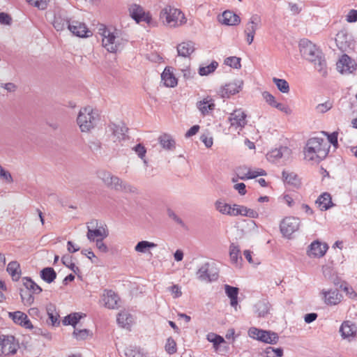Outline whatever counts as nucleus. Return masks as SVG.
Segmentation results:
<instances>
[{
	"mask_svg": "<svg viewBox=\"0 0 357 357\" xmlns=\"http://www.w3.org/2000/svg\"><path fill=\"white\" fill-rule=\"evenodd\" d=\"M262 97L264 100L271 107H275L277 100L268 91H264L262 93Z\"/></svg>",
	"mask_w": 357,
	"mask_h": 357,
	"instance_id": "obj_57",
	"label": "nucleus"
},
{
	"mask_svg": "<svg viewBox=\"0 0 357 357\" xmlns=\"http://www.w3.org/2000/svg\"><path fill=\"white\" fill-rule=\"evenodd\" d=\"M265 357H282L283 355V349L282 348L268 347L265 350Z\"/></svg>",
	"mask_w": 357,
	"mask_h": 357,
	"instance_id": "obj_49",
	"label": "nucleus"
},
{
	"mask_svg": "<svg viewBox=\"0 0 357 357\" xmlns=\"http://www.w3.org/2000/svg\"><path fill=\"white\" fill-rule=\"evenodd\" d=\"M273 82L282 93H287L289 91V85L285 79L273 77Z\"/></svg>",
	"mask_w": 357,
	"mask_h": 357,
	"instance_id": "obj_45",
	"label": "nucleus"
},
{
	"mask_svg": "<svg viewBox=\"0 0 357 357\" xmlns=\"http://www.w3.org/2000/svg\"><path fill=\"white\" fill-rule=\"evenodd\" d=\"M26 1L39 9L44 10L47 8L50 0H26Z\"/></svg>",
	"mask_w": 357,
	"mask_h": 357,
	"instance_id": "obj_56",
	"label": "nucleus"
},
{
	"mask_svg": "<svg viewBox=\"0 0 357 357\" xmlns=\"http://www.w3.org/2000/svg\"><path fill=\"white\" fill-rule=\"evenodd\" d=\"M101 301L105 307L116 309L118 307L119 297L112 290L105 289L102 293Z\"/></svg>",
	"mask_w": 357,
	"mask_h": 357,
	"instance_id": "obj_19",
	"label": "nucleus"
},
{
	"mask_svg": "<svg viewBox=\"0 0 357 357\" xmlns=\"http://www.w3.org/2000/svg\"><path fill=\"white\" fill-rule=\"evenodd\" d=\"M132 322V316L126 311H122L118 314L117 323L123 328L127 327Z\"/></svg>",
	"mask_w": 357,
	"mask_h": 357,
	"instance_id": "obj_42",
	"label": "nucleus"
},
{
	"mask_svg": "<svg viewBox=\"0 0 357 357\" xmlns=\"http://www.w3.org/2000/svg\"><path fill=\"white\" fill-rule=\"evenodd\" d=\"M19 343L13 335H0V356L15 354Z\"/></svg>",
	"mask_w": 357,
	"mask_h": 357,
	"instance_id": "obj_8",
	"label": "nucleus"
},
{
	"mask_svg": "<svg viewBox=\"0 0 357 357\" xmlns=\"http://www.w3.org/2000/svg\"><path fill=\"white\" fill-rule=\"evenodd\" d=\"M345 19L349 23L356 22L357 21V10H350L346 15Z\"/></svg>",
	"mask_w": 357,
	"mask_h": 357,
	"instance_id": "obj_60",
	"label": "nucleus"
},
{
	"mask_svg": "<svg viewBox=\"0 0 357 357\" xmlns=\"http://www.w3.org/2000/svg\"><path fill=\"white\" fill-rule=\"evenodd\" d=\"M195 50V44L192 41L183 42L177 46L178 56L185 58L189 57Z\"/></svg>",
	"mask_w": 357,
	"mask_h": 357,
	"instance_id": "obj_28",
	"label": "nucleus"
},
{
	"mask_svg": "<svg viewBox=\"0 0 357 357\" xmlns=\"http://www.w3.org/2000/svg\"><path fill=\"white\" fill-rule=\"evenodd\" d=\"M328 149V143L325 139L319 137L311 138L305 147V159L313 163H319L327 156Z\"/></svg>",
	"mask_w": 357,
	"mask_h": 357,
	"instance_id": "obj_3",
	"label": "nucleus"
},
{
	"mask_svg": "<svg viewBox=\"0 0 357 357\" xmlns=\"http://www.w3.org/2000/svg\"><path fill=\"white\" fill-rule=\"evenodd\" d=\"M157 244L147 241H142L137 243L135 246V251L139 253H145L149 249L154 248Z\"/></svg>",
	"mask_w": 357,
	"mask_h": 357,
	"instance_id": "obj_41",
	"label": "nucleus"
},
{
	"mask_svg": "<svg viewBox=\"0 0 357 357\" xmlns=\"http://www.w3.org/2000/svg\"><path fill=\"white\" fill-rule=\"evenodd\" d=\"M197 274L198 278L204 282H211L218 278V273L208 263L202 265L198 270Z\"/></svg>",
	"mask_w": 357,
	"mask_h": 357,
	"instance_id": "obj_16",
	"label": "nucleus"
},
{
	"mask_svg": "<svg viewBox=\"0 0 357 357\" xmlns=\"http://www.w3.org/2000/svg\"><path fill=\"white\" fill-rule=\"evenodd\" d=\"M126 357H149V354L144 351V349L136 347H130L127 348L125 351Z\"/></svg>",
	"mask_w": 357,
	"mask_h": 357,
	"instance_id": "obj_38",
	"label": "nucleus"
},
{
	"mask_svg": "<svg viewBox=\"0 0 357 357\" xmlns=\"http://www.w3.org/2000/svg\"><path fill=\"white\" fill-rule=\"evenodd\" d=\"M320 296L324 303L328 305H335L342 301V296L339 291L335 289H322L320 291Z\"/></svg>",
	"mask_w": 357,
	"mask_h": 357,
	"instance_id": "obj_15",
	"label": "nucleus"
},
{
	"mask_svg": "<svg viewBox=\"0 0 357 357\" xmlns=\"http://www.w3.org/2000/svg\"><path fill=\"white\" fill-rule=\"evenodd\" d=\"M196 106L203 116H206L212 113L215 105L214 100L209 96L204 98L202 100L196 103Z\"/></svg>",
	"mask_w": 357,
	"mask_h": 357,
	"instance_id": "obj_23",
	"label": "nucleus"
},
{
	"mask_svg": "<svg viewBox=\"0 0 357 357\" xmlns=\"http://www.w3.org/2000/svg\"><path fill=\"white\" fill-rule=\"evenodd\" d=\"M255 312L258 317H264L268 312V303L264 301H259L255 305Z\"/></svg>",
	"mask_w": 357,
	"mask_h": 357,
	"instance_id": "obj_47",
	"label": "nucleus"
},
{
	"mask_svg": "<svg viewBox=\"0 0 357 357\" xmlns=\"http://www.w3.org/2000/svg\"><path fill=\"white\" fill-rule=\"evenodd\" d=\"M68 29L73 35L79 38H87L92 35L91 31L84 22L75 20H70Z\"/></svg>",
	"mask_w": 357,
	"mask_h": 357,
	"instance_id": "obj_12",
	"label": "nucleus"
},
{
	"mask_svg": "<svg viewBox=\"0 0 357 357\" xmlns=\"http://www.w3.org/2000/svg\"><path fill=\"white\" fill-rule=\"evenodd\" d=\"M261 18L257 15H253L250 17L246 24L244 33L246 36V41L248 45H251L254 40L255 35L259 27Z\"/></svg>",
	"mask_w": 357,
	"mask_h": 357,
	"instance_id": "obj_11",
	"label": "nucleus"
},
{
	"mask_svg": "<svg viewBox=\"0 0 357 357\" xmlns=\"http://www.w3.org/2000/svg\"><path fill=\"white\" fill-rule=\"evenodd\" d=\"M7 271L12 277L14 281H17L21 275V270L20 264L17 261H13L10 262L7 266Z\"/></svg>",
	"mask_w": 357,
	"mask_h": 357,
	"instance_id": "obj_36",
	"label": "nucleus"
},
{
	"mask_svg": "<svg viewBox=\"0 0 357 357\" xmlns=\"http://www.w3.org/2000/svg\"><path fill=\"white\" fill-rule=\"evenodd\" d=\"M336 45L342 52H349L354 49L355 43L352 36L346 30L340 31L335 38Z\"/></svg>",
	"mask_w": 357,
	"mask_h": 357,
	"instance_id": "obj_10",
	"label": "nucleus"
},
{
	"mask_svg": "<svg viewBox=\"0 0 357 357\" xmlns=\"http://www.w3.org/2000/svg\"><path fill=\"white\" fill-rule=\"evenodd\" d=\"M357 328L356 325L349 321L343 322L340 328L341 335L344 339L354 337Z\"/></svg>",
	"mask_w": 357,
	"mask_h": 357,
	"instance_id": "obj_29",
	"label": "nucleus"
},
{
	"mask_svg": "<svg viewBox=\"0 0 357 357\" xmlns=\"http://www.w3.org/2000/svg\"><path fill=\"white\" fill-rule=\"evenodd\" d=\"M168 290L171 292L173 298H176L182 295L181 288L177 284H174L168 288Z\"/></svg>",
	"mask_w": 357,
	"mask_h": 357,
	"instance_id": "obj_61",
	"label": "nucleus"
},
{
	"mask_svg": "<svg viewBox=\"0 0 357 357\" xmlns=\"http://www.w3.org/2000/svg\"><path fill=\"white\" fill-rule=\"evenodd\" d=\"M282 178L285 183L295 187H298L301 184L298 175L293 172L284 170L282 172Z\"/></svg>",
	"mask_w": 357,
	"mask_h": 357,
	"instance_id": "obj_34",
	"label": "nucleus"
},
{
	"mask_svg": "<svg viewBox=\"0 0 357 357\" xmlns=\"http://www.w3.org/2000/svg\"><path fill=\"white\" fill-rule=\"evenodd\" d=\"M218 20L222 24L228 26H235L241 22L239 16L230 10L223 12Z\"/></svg>",
	"mask_w": 357,
	"mask_h": 357,
	"instance_id": "obj_27",
	"label": "nucleus"
},
{
	"mask_svg": "<svg viewBox=\"0 0 357 357\" xmlns=\"http://www.w3.org/2000/svg\"><path fill=\"white\" fill-rule=\"evenodd\" d=\"M160 20L164 25L171 28L181 26L186 22L184 14L180 10L169 6L162 9Z\"/></svg>",
	"mask_w": 357,
	"mask_h": 357,
	"instance_id": "obj_5",
	"label": "nucleus"
},
{
	"mask_svg": "<svg viewBox=\"0 0 357 357\" xmlns=\"http://www.w3.org/2000/svg\"><path fill=\"white\" fill-rule=\"evenodd\" d=\"M337 69L342 74L352 73L357 68L356 61L347 54H343L337 62Z\"/></svg>",
	"mask_w": 357,
	"mask_h": 357,
	"instance_id": "obj_13",
	"label": "nucleus"
},
{
	"mask_svg": "<svg viewBox=\"0 0 357 357\" xmlns=\"http://www.w3.org/2000/svg\"><path fill=\"white\" fill-rule=\"evenodd\" d=\"M291 155V150L287 146H282L279 149L272 150L267 153V159L272 162H279L282 160L283 162L288 160Z\"/></svg>",
	"mask_w": 357,
	"mask_h": 357,
	"instance_id": "obj_14",
	"label": "nucleus"
},
{
	"mask_svg": "<svg viewBox=\"0 0 357 357\" xmlns=\"http://www.w3.org/2000/svg\"><path fill=\"white\" fill-rule=\"evenodd\" d=\"M98 116V114L91 107L82 108L77 118V123L81 131L88 132L93 128Z\"/></svg>",
	"mask_w": 357,
	"mask_h": 357,
	"instance_id": "obj_6",
	"label": "nucleus"
},
{
	"mask_svg": "<svg viewBox=\"0 0 357 357\" xmlns=\"http://www.w3.org/2000/svg\"><path fill=\"white\" fill-rule=\"evenodd\" d=\"M229 257L233 264L238 267L241 266V262L243 259L240 256V249L234 243H231L229 246Z\"/></svg>",
	"mask_w": 357,
	"mask_h": 357,
	"instance_id": "obj_33",
	"label": "nucleus"
},
{
	"mask_svg": "<svg viewBox=\"0 0 357 357\" xmlns=\"http://www.w3.org/2000/svg\"><path fill=\"white\" fill-rule=\"evenodd\" d=\"M159 143L162 147L166 150H173L175 149V141L172 137L168 134H163L158 138Z\"/></svg>",
	"mask_w": 357,
	"mask_h": 357,
	"instance_id": "obj_35",
	"label": "nucleus"
},
{
	"mask_svg": "<svg viewBox=\"0 0 357 357\" xmlns=\"http://www.w3.org/2000/svg\"><path fill=\"white\" fill-rule=\"evenodd\" d=\"M300 225L299 218L293 216L286 217L280 222V231L284 237L289 238L292 234L298 230Z\"/></svg>",
	"mask_w": 357,
	"mask_h": 357,
	"instance_id": "obj_9",
	"label": "nucleus"
},
{
	"mask_svg": "<svg viewBox=\"0 0 357 357\" xmlns=\"http://www.w3.org/2000/svg\"><path fill=\"white\" fill-rule=\"evenodd\" d=\"M236 173L237 176L241 180L254 178L258 176H264L266 174L265 171L263 169L252 171L245 166L238 167L236 170Z\"/></svg>",
	"mask_w": 357,
	"mask_h": 357,
	"instance_id": "obj_22",
	"label": "nucleus"
},
{
	"mask_svg": "<svg viewBox=\"0 0 357 357\" xmlns=\"http://www.w3.org/2000/svg\"><path fill=\"white\" fill-rule=\"evenodd\" d=\"M278 340V334L272 331H264L262 335L260 336V341L268 344H275Z\"/></svg>",
	"mask_w": 357,
	"mask_h": 357,
	"instance_id": "obj_37",
	"label": "nucleus"
},
{
	"mask_svg": "<svg viewBox=\"0 0 357 357\" xmlns=\"http://www.w3.org/2000/svg\"><path fill=\"white\" fill-rule=\"evenodd\" d=\"M20 296L23 303L25 305L29 306L34 301V297L32 296L30 291L26 289H21Z\"/></svg>",
	"mask_w": 357,
	"mask_h": 357,
	"instance_id": "obj_48",
	"label": "nucleus"
},
{
	"mask_svg": "<svg viewBox=\"0 0 357 357\" xmlns=\"http://www.w3.org/2000/svg\"><path fill=\"white\" fill-rule=\"evenodd\" d=\"M161 79L164 84L167 87H174L177 85V79L169 68H166L161 75Z\"/></svg>",
	"mask_w": 357,
	"mask_h": 357,
	"instance_id": "obj_31",
	"label": "nucleus"
},
{
	"mask_svg": "<svg viewBox=\"0 0 357 357\" xmlns=\"http://www.w3.org/2000/svg\"><path fill=\"white\" fill-rule=\"evenodd\" d=\"M87 238L90 241H96V239H104L109 236L108 229L105 224L100 223L93 220L87 223Z\"/></svg>",
	"mask_w": 357,
	"mask_h": 357,
	"instance_id": "obj_7",
	"label": "nucleus"
},
{
	"mask_svg": "<svg viewBox=\"0 0 357 357\" xmlns=\"http://www.w3.org/2000/svg\"><path fill=\"white\" fill-rule=\"evenodd\" d=\"M332 107L333 104L330 101H327L324 103L319 104L316 107V111L318 113L323 114L330 110L332 108Z\"/></svg>",
	"mask_w": 357,
	"mask_h": 357,
	"instance_id": "obj_58",
	"label": "nucleus"
},
{
	"mask_svg": "<svg viewBox=\"0 0 357 357\" xmlns=\"http://www.w3.org/2000/svg\"><path fill=\"white\" fill-rule=\"evenodd\" d=\"M239 215L252 218H257L259 215L256 211L244 206H241Z\"/></svg>",
	"mask_w": 357,
	"mask_h": 357,
	"instance_id": "obj_51",
	"label": "nucleus"
},
{
	"mask_svg": "<svg viewBox=\"0 0 357 357\" xmlns=\"http://www.w3.org/2000/svg\"><path fill=\"white\" fill-rule=\"evenodd\" d=\"M275 108L285 113L286 114H291L292 113V110L290 109L289 106L278 102L275 106Z\"/></svg>",
	"mask_w": 357,
	"mask_h": 357,
	"instance_id": "obj_63",
	"label": "nucleus"
},
{
	"mask_svg": "<svg viewBox=\"0 0 357 357\" xmlns=\"http://www.w3.org/2000/svg\"><path fill=\"white\" fill-rule=\"evenodd\" d=\"M215 208L219 213L222 215H229L230 212V205L224 202L222 200H217L215 204Z\"/></svg>",
	"mask_w": 357,
	"mask_h": 357,
	"instance_id": "obj_44",
	"label": "nucleus"
},
{
	"mask_svg": "<svg viewBox=\"0 0 357 357\" xmlns=\"http://www.w3.org/2000/svg\"><path fill=\"white\" fill-rule=\"evenodd\" d=\"M70 21L64 11H59L54 15L52 24L57 31H61L68 28Z\"/></svg>",
	"mask_w": 357,
	"mask_h": 357,
	"instance_id": "obj_24",
	"label": "nucleus"
},
{
	"mask_svg": "<svg viewBox=\"0 0 357 357\" xmlns=\"http://www.w3.org/2000/svg\"><path fill=\"white\" fill-rule=\"evenodd\" d=\"M299 50L303 58L312 63L321 75L327 74L326 60L321 50L315 44L303 39L299 43Z\"/></svg>",
	"mask_w": 357,
	"mask_h": 357,
	"instance_id": "obj_1",
	"label": "nucleus"
},
{
	"mask_svg": "<svg viewBox=\"0 0 357 357\" xmlns=\"http://www.w3.org/2000/svg\"><path fill=\"white\" fill-rule=\"evenodd\" d=\"M225 64L232 67L234 68L238 69L241 68V59L236 56L227 57L225 60Z\"/></svg>",
	"mask_w": 357,
	"mask_h": 357,
	"instance_id": "obj_52",
	"label": "nucleus"
},
{
	"mask_svg": "<svg viewBox=\"0 0 357 357\" xmlns=\"http://www.w3.org/2000/svg\"><path fill=\"white\" fill-rule=\"evenodd\" d=\"M218 66V62L216 61H212L211 64L206 66H202L199 68V74L201 76H206L211 73L214 72L215 70L217 68Z\"/></svg>",
	"mask_w": 357,
	"mask_h": 357,
	"instance_id": "obj_46",
	"label": "nucleus"
},
{
	"mask_svg": "<svg viewBox=\"0 0 357 357\" xmlns=\"http://www.w3.org/2000/svg\"><path fill=\"white\" fill-rule=\"evenodd\" d=\"M22 281L25 289L28 290L29 291L36 294H38L42 291L41 287L36 284L31 279L24 278Z\"/></svg>",
	"mask_w": 357,
	"mask_h": 357,
	"instance_id": "obj_39",
	"label": "nucleus"
},
{
	"mask_svg": "<svg viewBox=\"0 0 357 357\" xmlns=\"http://www.w3.org/2000/svg\"><path fill=\"white\" fill-rule=\"evenodd\" d=\"M130 15L133 18L137 23L142 21H144L147 23H150L151 20V16L148 13H146L142 7L137 4H132L129 7Z\"/></svg>",
	"mask_w": 357,
	"mask_h": 357,
	"instance_id": "obj_18",
	"label": "nucleus"
},
{
	"mask_svg": "<svg viewBox=\"0 0 357 357\" xmlns=\"http://www.w3.org/2000/svg\"><path fill=\"white\" fill-rule=\"evenodd\" d=\"M165 351L169 354H174L176 352V343L172 337H169L165 344Z\"/></svg>",
	"mask_w": 357,
	"mask_h": 357,
	"instance_id": "obj_53",
	"label": "nucleus"
},
{
	"mask_svg": "<svg viewBox=\"0 0 357 357\" xmlns=\"http://www.w3.org/2000/svg\"><path fill=\"white\" fill-rule=\"evenodd\" d=\"M9 317L11 318L13 321L26 328H33V326L31 324L30 320L26 314L20 311H16L14 312L9 313Z\"/></svg>",
	"mask_w": 357,
	"mask_h": 357,
	"instance_id": "obj_26",
	"label": "nucleus"
},
{
	"mask_svg": "<svg viewBox=\"0 0 357 357\" xmlns=\"http://www.w3.org/2000/svg\"><path fill=\"white\" fill-rule=\"evenodd\" d=\"M109 128L114 142H120L126 139V132L128 129L124 125L112 123L109 125Z\"/></svg>",
	"mask_w": 357,
	"mask_h": 357,
	"instance_id": "obj_25",
	"label": "nucleus"
},
{
	"mask_svg": "<svg viewBox=\"0 0 357 357\" xmlns=\"http://www.w3.org/2000/svg\"><path fill=\"white\" fill-rule=\"evenodd\" d=\"M246 114L241 109L234 110L230 114L229 121L231 128L241 130L246 124Z\"/></svg>",
	"mask_w": 357,
	"mask_h": 357,
	"instance_id": "obj_17",
	"label": "nucleus"
},
{
	"mask_svg": "<svg viewBox=\"0 0 357 357\" xmlns=\"http://www.w3.org/2000/svg\"><path fill=\"white\" fill-rule=\"evenodd\" d=\"M316 204L321 211L328 210L333 206L331 195L327 192L323 193L318 197Z\"/></svg>",
	"mask_w": 357,
	"mask_h": 357,
	"instance_id": "obj_32",
	"label": "nucleus"
},
{
	"mask_svg": "<svg viewBox=\"0 0 357 357\" xmlns=\"http://www.w3.org/2000/svg\"><path fill=\"white\" fill-rule=\"evenodd\" d=\"M96 248L103 253H106L108 252L107 246L104 243L103 239H96Z\"/></svg>",
	"mask_w": 357,
	"mask_h": 357,
	"instance_id": "obj_64",
	"label": "nucleus"
},
{
	"mask_svg": "<svg viewBox=\"0 0 357 357\" xmlns=\"http://www.w3.org/2000/svg\"><path fill=\"white\" fill-rule=\"evenodd\" d=\"M98 178L109 188L126 193H134L136 188L124 181L119 177L113 175L107 171H101L98 173Z\"/></svg>",
	"mask_w": 357,
	"mask_h": 357,
	"instance_id": "obj_4",
	"label": "nucleus"
},
{
	"mask_svg": "<svg viewBox=\"0 0 357 357\" xmlns=\"http://www.w3.org/2000/svg\"><path fill=\"white\" fill-rule=\"evenodd\" d=\"M0 177L8 183H12L13 181L10 172L5 170L1 166H0Z\"/></svg>",
	"mask_w": 357,
	"mask_h": 357,
	"instance_id": "obj_62",
	"label": "nucleus"
},
{
	"mask_svg": "<svg viewBox=\"0 0 357 357\" xmlns=\"http://www.w3.org/2000/svg\"><path fill=\"white\" fill-rule=\"evenodd\" d=\"M132 149L137 154L139 158H140L143 160L144 163L146 165H147V160L146 159V149L144 147V146L142 145V144H138L135 146H134L132 148Z\"/></svg>",
	"mask_w": 357,
	"mask_h": 357,
	"instance_id": "obj_50",
	"label": "nucleus"
},
{
	"mask_svg": "<svg viewBox=\"0 0 357 357\" xmlns=\"http://www.w3.org/2000/svg\"><path fill=\"white\" fill-rule=\"evenodd\" d=\"M73 335L77 340H84L89 335V331L87 329L77 330L75 328Z\"/></svg>",
	"mask_w": 357,
	"mask_h": 357,
	"instance_id": "obj_54",
	"label": "nucleus"
},
{
	"mask_svg": "<svg viewBox=\"0 0 357 357\" xmlns=\"http://www.w3.org/2000/svg\"><path fill=\"white\" fill-rule=\"evenodd\" d=\"M225 290L227 296L230 299V305L236 310L238 305V295L239 289L238 287H231L229 284L225 285Z\"/></svg>",
	"mask_w": 357,
	"mask_h": 357,
	"instance_id": "obj_30",
	"label": "nucleus"
},
{
	"mask_svg": "<svg viewBox=\"0 0 357 357\" xmlns=\"http://www.w3.org/2000/svg\"><path fill=\"white\" fill-rule=\"evenodd\" d=\"M263 331L264 330L252 327L248 330V335L253 339H256L260 341V336L262 335Z\"/></svg>",
	"mask_w": 357,
	"mask_h": 357,
	"instance_id": "obj_59",
	"label": "nucleus"
},
{
	"mask_svg": "<svg viewBox=\"0 0 357 357\" xmlns=\"http://www.w3.org/2000/svg\"><path fill=\"white\" fill-rule=\"evenodd\" d=\"M99 33L102 37V45L108 52L116 54L121 51L127 44V40L116 29L102 26L99 29Z\"/></svg>",
	"mask_w": 357,
	"mask_h": 357,
	"instance_id": "obj_2",
	"label": "nucleus"
},
{
	"mask_svg": "<svg viewBox=\"0 0 357 357\" xmlns=\"http://www.w3.org/2000/svg\"><path fill=\"white\" fill-rule=\"evenodd\" d=\"M243 82L238 80L226 84L219 91V94L222 98H229L232 95L238 93L242 87Z\"/></svg>",
	"mask_w": 357,
	"mask_h": 357,
	"instance_id": "obj_21",
	"label": "nucleus"
},
{
	"mask_svg": "<svg viewBox=\"0 0 357 357\" xmlns=\"http://www.w3.org/2000/svg\"><path fill=\"white\" fill-rule=\"evenodd\" d=\"M82 317V314L78 312H75L66 316L63 320V324L64 325H72L75 327V325L79 321V319Z\"/></svg>",
	"mask_w": 357,
	"mask_h": 357,
	"instance_id": "obj_43",
	"label": "nucleus"
},
{
	"mask_svg": "<svg viewBox=\"0 0 357 357\" xmlns=\"http://www.w3.org/2000/svg\"><path fill=\"white\" fill-rule=\"evenodd\" d=\"M328 249V246L326 243L317 240L310 245L307 255L310 257H321L326 254Z\"/></svg>",
	"mask_w": 357,
	"mask_h": 357,
	"instance_id": "obj_20",
	"label": "nucleus"
},
{
	"mask_svg": "<svg viewBox=\"0 0 357 357\" xmlns=\"http://www.w3.org/2000/svg\"><path fill=\"white\" fill-rule=\"evenodd\" d=\"M40 277L46 282L51 283L56 279V273L52 268L47 267L40 271Z\"/></svg>",
	"mask_w": 357,
	"mask_h": 357,
	"instance_id": "obj_40",
	"label": "nucleus"
},
{
	"mask_svg": "<svg viewBox=\"0 0 357 357\" xmlns=\"http://www.w3.org/2000/svg\"><path fill=\"white\" fill-rule=\"evenodd\" d=\"M207 340L213 343L215 347L225 342L222 337L215 335V333H209L207 335Z\"/></svg>",
	"mask_w": 357,
	"mask_h": 357,
	"instance_id": "obj_55",
	"label": "nucleus"
}]
</instances>
